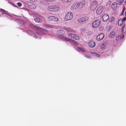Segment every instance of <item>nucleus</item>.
Wrapping results in <instances>:
<instances>
[{
    "label": "nucleus",
    "instance_id": "obj_2",
    "mask_svg": "<svg viewBox=\"0 0 126 126\" xmlns=\"http://www.w3.org/2000/svg\"><path fill=\"white\" fill-rule=\"evenodd\" d=\"M73 17V14L71 12H67L65 17V20L68 21L71 20Z\"/></svg>",
    "mask_w": 126,
    "mask_h": 126
},
{
    "label": "nucleus",
    "instance_id": "obj_39",
    "mask_svg": "<svg viewBox=\"0 0 126 126\" xmlns=\"http://www.w3.org/2000/svg\"><path fill=\"white\" fill-rule=\"evenodd\" d=\"M101 28L103 29V27H102L100 28V29H101Z\"/></svg>",
    "mask_w": 126,
    "mask_h": 126
},
{
    "label": "nucleus",
    "instance_id": "obj_18",
    "mask_svg": "<svg viewBox=\"0 0 126 126\" xmlns=\"http://www.w3.org/2000/svg\"><path fill=\"white\" fill-rule=\"evenodd\" d=\"M69 42H70V43L72 45H73V44L75 45H78V44L77 42L74 40L70 39V41Z\"/></svg>",
    "mask_w": 126,
    "mask_h": 126
},
{
    "label": "nucleus",
    "instance_id": "obj_14",
    "mask_svg": "<svg viewBox=\"0 0 126 126\" xmlns=\"http://www.w3.org/2000/svg\"><path fill=\"white\" fill-rule=\"evenodd\" d=\"M88 45L89 46L91 47H94L95 45V42L93 41H90L89 42Z\"/></svg>",
    "mask_w": 126,
    "mask_h": 126
},
{
    "label": "nucleus",
    "instance_id": "obj_37",
    "mask_svg": "<svg viewBox=\"0 0 126 126\" xmlns=\"http://www.w3.org/2000/svg\"><path fill=\"white\" fill-rule=\"evenodd\" d=\"M123 1L126 3V0H123Z\"/></svg>",
    "mask_w": 126,
    "mask_h": 126
},
{
    "label": "nucleus",
    "instance_id": "obj_24",
    "mask_svg": "<svg viewBox=\"0 0 126 126\" xmlns=\"http://www.w3.org/2000/svg\"><path fill=\"white\" fill-rule=\"evenodd\" d=\"M117 2L118 5H121L122 3V0H117Z\"/></svg>",
    "mask_w": 126,
    "mask_h": 126
},
{
    "label": "nucleus",
    "instance_id": "obj_35",
    "mask_svg": "<svg viewBox=\"0 0 126 126\" xmlns=\"http://www.w3.org/2000/svg\"><path fill=\"white\" fill-rule=\"evenodd\" d=\"M1 10L3 12H6L4 10L2 9H1Z\"/></svg>",
    "mask_w": 126,
    "mask_h": 126
},
{
    "label": "nucleus",
    "instance_id": "obj_12",
    "mask_svg": "<svg viewBox=\"0 0 126 126\" xmlns=\"http://www.w3.org/2000/svg\"><path fill=\"white\" fill-rule=\"evenodd\" d=\"M104 37V34L102 33L99 34L97 36L96 39L98 41H100L102 40Z\"/></svg>",
    "mask_w": 126,
    "mask_h": 126
},
{
    "label": "nucleus",
    "instance_id": "obj_21",
    "mask_svg": "<svg viewBox=\"0 0 126 126\" xmlns=\"http://www.w3.org/2000/svg\"><path fill=\"white\" fill-rule=\"evenodd\" d=\"M105 43H103L101 46V48L102 49H104L106 48V46H105Z\"/></svg>",
    "mask_w": 126,
    "mask_h": 126
},
{
    "label": "nucleus",
    "instance_id": "obj_43",
    "mask_svg": "<svg viewBox=\"0 0 126 126\" xmlns=\"http://www.w3.org/2000/svg\"><path fill=\"white\" fill-rule=\"evenodd\" d=\"M14 6H15V7H16V6H15V5H14Z\"/></svg>",
    "mask_w": 126,
    "mask_h": 126
},
{
    "label": "nucleus",
    "instance_id": "obj_5",
    "mask_svg": "<svg viewBox=\"0 0 126 126\" xmlns=\"http://www.w3.org/2000/svg\"><path fill=\"white\" fill-rule=\"evenodd\" d=\"M35 29L36 30V32L38 33H42V32L43 31L46 32V30L43 29L42 28L37 26H35Z\"/></svg>",
    "mask_w": 126,
    "mask_h": 126
},
{
    "label": "nucleus",
    "instance_id": "obj_19",
    "mask_svg": "<svg viewBox=\"0 0 126 126\" xmlns=\"http://www.w3.org/2000/svg\"><path fill=\"white\" fill-rule=\"evenodd\" d=\"M123 21L122 20L120 19L118 21V25L119 26H122L123 24Z\"/></svg>",
    "mask_w": 126,
    "mask_h": 126
},
{
    "label": "nucleus",
    "instance_id": "obj_40",
    "mask_svg": "<svg viewBox=\"0 0 126 126\" xmlns=\"http://www.w3.org/2000/svg\"><path fill=\"white\" fill-rule=\"evenodd\" d=\"M63 31V30H60V31L61 32V31Z\"/></svg>",
    "mask_w": 126,
    "mask_h": 126
},
{
    "label": "nucleus",
    "instance_id": "obj_29",
    "mask_svg": "<svg viewBox=\"0 0 126 126\" xmlns=\"http://www.w3.org/2000/svg\"><path fill=\"white\" fill-rule=\"evenodd\" d=\"M118 37H119V38H120V39H122L124 37V35L123 34H122L120 36H118Z\"/></svg>",
    "mask_w": 126,
    "mask_h": 126
},
{
    "label": "nucleus",
    "instance_id": "obj_36",
    "mask_svg": "<svg viewBox=\"0 0 126 126\" xmlns=\"http://www.w3.org/2000/svg\"><path fill=\"white\" fill-rule=\"evenodd\" d=\"M119 37H116V40L117 41H118L119 40V39H118V38H119Z\"/></svg>",
    "mask_w": 126,
    "mask_h": 126
},
{
    "label": "nucleus",
    "instance_id": "obj_1",
    "mask_svg": "<svg viewBox=\"0 0 126 126\" xmlns=\"http://www.w3.org/2000/svg\"><path fill=\"white\" fill-rule=\"evenodd\" d=\"M60 9V7L57 5L50 6L47 8L48 10L51 12H56L58 11Z\"/></svg>",
    "mask_w": 126,
    "mask_h": 126
},
{
    "label": "nucleus",
    "instance_id": "obj_34",
    "mask_svg": "<svg viewBox=\"0 0 126 126\" xmlns=\"http://www.w3.org/2000/svg\"><path fill=\"white\" fill-rule=\"evenodd\" d=\"M124 11H125V10L123 9L122 13L121 14L122 15H123V13H124Z\"/></svg>",
    "mask_w": 126,
    "mask_h": 126
},
{
    "label": "nucleus",
    "instance_id": "obj_7",
    "mask_svg": "<svg viewBox=\"0 0 126 126\" xmlns=\"http://www.w3.org/2000/svg\"><path fill=\"white\" fill-rule=\"evenodd\" d=\"M48 19L49 20L55 21H57L58 20L57 17L54 16H49L48 17Z\"/></svg>",
    "mask_w": 126,
    "mask_h": 126
},
{
    "label": "nucleus",
    "instance_id": "obj_8",
    "mask_svg": "<svg viewBox=\"0 0 126 126\" xmlns=\"http://www.w3.org/2000/svg\"><path fill=\"white\" fill-rule=\"evenodd\" d=\"M103 6H100L99 7L96 11V13L98 14H101L103 10Z\"/></svg>",
    "mask_w": 126,
    "mask_h": 126
},
{
    "label": "nucleus",
    "instance_id": "obj_22",
    "mask_svg": "<svg viewBox=\"0 0 126 126\" xmlns=\"http://www.w3.org/2000/svg\"><path fill=\"white\" fill-rule=\"evenodd\" d=\"M91 54L93 56H96L97 57H99L100 56L99 54L94 52H92L91 53Z\"/></svg>",
    "mask_w": 126,
    "mask_h": 126
},
{
    "label": "nucleus",
    "instance_id": "obj_13",
    "mask_svg": "<svg viewBox=\"0 0 126 126\" xmlns=\"http://www.w3.org/2000/svg\"><path fill=\"white\" fill-rule=\"evenodd\" d=\"M68 36H71L72 39L76 40H78L79 39V37L73 34H69L68 35Z\"/></svg>",
    "mask_w": 126,
    "mask_h": 126
},
{
    "label": "nucleus",
    "instance_id": "obj_10",
    "mask_svg": "<svg viewBox=\"0 0 126 126\" xmlns=\"http://www.w3.org/2000/svg\"><path fill=\"white\" fill-rule=\"evenodd\" d=\"M102 18L103 21H106L109 19V16L107 14H105L102 16Z\"/></svg>",
    "mask_w": 126,
    "mask_h": 126
},
{
    "label": "nucleus",
    "instance_id": "obj_9",
    "mask_svg": "<svg viewBox=\"0 0 126 126\" xmlns=\"http://www.w3.org/2000/svg\"><path fill=\"white\" fill-rule=\"evenodd\" d=\"M86 2L85 1L83 0L81 2L78 3L79 7L82 8L84 6L85 4H86Z\"/></svg>",
    "mask_w": 126,
    "mask_h": 126
},
{
    "label": "nucleus",
    "instance_id": "obj_17",
    "mask_svg": "<svg viewBox=\"0 0 126 126\" xmlns=\"http://www.w3.org/2000/svg\"><path fill=\"white\" fill-rule=\"evenodd\" d=\"M65 29L68 32H74V30L70 28H65Z\"/></svg>",
    "mask_w": 126,
    "mask_h": 126
},
{
    "label": "nucleus",
    "instance_id": "obj_28",
    "mask_svg": "<svg viewBox=\"0 0 126 126\" xmlns=\"http://www.w3.org/2000/svg\"><path fill=\"white\" fill-rule=\"evenodd\" d=\"M115 18L114 17H111V20H110V22H113Z\"/></svg>",
    "mask_w": 126,
    "mask_h": 126
},
{
    "label": "nucleus",
    "instance_id": "obj_42",
    "mask_svg": "<svg viewBox=\"0 0 126 126\" xmlns=\"http://www.w3.org/2000/svg\"><path fill=\"white\" fill-rule=\"evenodd\" d=\"M112 4H113V3H112Z\"/></svg>",
    "mask_w": 126,
    "mask_h": 126
},
{
    "label": "nucleus",
    "instance_id": "obj_27",
    "mask_svg": "<svg viewBox=\"0 0 126 126\" xmlns=\"http://www.w3.org/2000/svg\"><path fill=\"white\" fill-rule=\"evenodd\" d=\"M63 2H70L71 0H61Z\"/></svg>",
    "mask_w": 126,
    "mask_h": 126
},
{
    "label": "nucleus",
    "instance_id": "obj_26",
    "mask_svg": "<svg viewBox=\"0 0 126 126\" xmlns=\"http://www.w3.org/2000/svg\"><path fill=\"white\" fill-rule=\"evenodd\" d=\"M125 24H124L122 27V28L121 29L122 32V33H123V32H124V29L125 28Z\"/></svg>",
    "mask_w": 126,
    "mask_h": 126
},
{
    "label": "nucleus",
    "instance_id": "obj_23",
    "mask_svg": "<svg viewBox=\"0 0 126 126\" xmlns=\"http://www.w3.org/2000/svg\"><path fill=\"white\" fill-rule=\"evenodd\" d=\"M78 50L79 51H82L83 52L85 51V50L84 49H83L81 47H78Z\"/></svg>",
    "mask_w": 126,
    "mask_h": 126
},
{
    "label": "nucleus",
    "instance_id": "obj_38",
    "mask_svg": "<svg viewBox=\"0 0 126 126\" xmlns=\"http://www.w3.org/2000/svg\"><path fill=\"white\" fill-rule=\"evenodd\" d=\"M125 15L126 16V11L125 12Z\"/></svg>",
    "mask_w": 126,
    "mask_h": 126
},
{
    "label": "nucleus",
    "instance_id": "obj_20",
    "mask_svg": "<svg viewBox=\"0 0 126 126\" xmlns=\"http://www.w3.org/2000/svg\"><path fill=\"white\" fill-rule=\"evenodd\" d=\"M115 32H111L109 35V36L110 38H112L114 36L115 34Z\"/></svg>",
    "mask_w": 126,
    "mask_h": 126
},
{
    "label": "nucleus",
    "instance_id": "obj_41",
    "mask_svg": "<svg viewBox=\"0 0 126 126\" xmlns=\"http://www.w3.org/2000/svg\"><path fill=\"white\" fill-rule=\"evenodd\" d=\"M112 4H113V3H112Z\"/></svg>",
    "mask_w": 126,
    "mask_h": 126
},
{
    "label": "nucleus",
    "instance_id": "obj_15",
    "mask_svg": "<svg viewBox=\"0 0 126 126\" xmlns=\"http://www.w3.org/2000/svg\"><path fill=\"white\" fill-rule=\"evenodd\" d=\"M72 7L74 9H76L78 8L79 7L78 3L77 2L74 3L72 6Z\"/></svg>",
    "mask_w": 126,
    "mask_h": 126
},
{
    "label": "nucleus",
    "instance_id": "obj_33",
    "mask_svg": "<svg viewBox=\"0 0 126 126\" xmlns=\"http://www.w3.org/2000/svg\"><path fill=\"white\" fill-rule=\"evenodd\" d=\"M85 57H86V58H90L91 57L87 55H85Z\"/></svg>",
    "mask_w": 126,
    "mask_h": 126
},
{
    "label": "nucleus",
    "instance_id": "obj_32",
    "mask_svg": "<svg viewBox=\"0 0 126 126\" xmlns=\"http://www.w3.org/2000/svg\"><path fill=\"white\" fill-rule=\"evenodd\" d=\"M122 21H124L126 20V17H124L122 19Z\"/></svg>",
    "mask_w": 126,
    "mask_h": 126
},
{
    "label": "nucleus",
    "instance_id": "obj_30",
    "mask_svg": "<svg viewBox=\"0 0 126 126\" xmlns=\"http://www.w3.org/2000/svg\"><path fill=\"white\" fill-rule=\"evenodd\" d=\"M17 5L19 7H21L22 5V4L20 2H18L17 3Z\"/></svg>",
    "mask_w": 126,
    "mask_h": 126
},
{
    "label": "nucleus",
    "instance_id": "obj_16",
    "mask_svg": "<svg viewBox=\"0 0 126 126\" xmlns=\"http://www.w3.org/2000/svg\"><path fill=\"white\" fill-rule=\"evenodd\" d=\"M62 38L63 40L65 41H70V39L67 38L64 36H63Z\"/></svg>",
    "mask_w": 126,
    "mask_h": 126
},
{
    "label": "nucleus",
    "instance_id": "obj_6",
    "mask_svg": "<svg viewBox=\"0 0 126 126\" xmlns=\"http://www.w3.org/2000/svg\"><path fill=\"white\" fill-rule=\"evenodd\" d=\"M89 19L87 16L79 18L77 21V22L79 23H82L84 21H87Z\"/></svg>",
    "mask_w": 126,
    "mask_h": 126
},
{
    "label": "nucleus",
    "instance_id": "obj_31",
    "mask_svg": "<svg viewBox=\"0 0 126 126\" xmlns=\"http://www.w3.org/2000/svg\"><path fill=\"white\" fill-rule=\"evenodd\" d=\"M45 0L49 2L52 1H55V0Z\"/></svg>",
    "mask_w": 126,
    "mask_h": 126
},
{
    "label": "nucleus",
    "instance_id": "obj_25",
    "mask_svg": "<svg viewBox=\"0 0 126 126\" xmlns=\"http://www.w3.org/2000/svg\"><path fill=\"white\" fill-rule=\"evenodd\" d=\"M29 34H31L33 32L31 30H29L26 31Z\"/></svg>",
    "mask_w": 126,
    "mask_h": 126
},
{
    "label": "nucleus",
    "instance_id": "obj_3",
    "mask_svg": "<svg viewBox=\"0 0 126 126\" xmlns=\"http://www.w3.org/2000/svg\"><path fill=\"white\" fill-rule=\"evenodd\" d=\"M98 6V3L96 1H94L91 3L90 9L91 10H95Z\"/></svg>",
    "mask_w": 126,
    "mask_h": 126
},
{
    "label": "nucleus",
    "instance_id": "obj_11",
    "mask_svg": "<svg viewBox=\"0 0 126 126\" xmlns=\"http://www.w3.org/2000/svg\"><path fill=\"white\" fill-rule=\"evenodd\" d=\"M42 17L41 16H39L38 17L35 18L34 20L36 23H40L42 22Z\"/></svg>",
    "mask_w": 126,
    "mask_h": 126
},
{
    "label": "nucleus",
    "instance_id": "obj_4",
    "mask_svg": "<svg viewBox=\"0 0 126 126\" xmlns=\"http://www.w3.org/2000/svg\"><path fill=\"white\" fill-rule=\"evenodd\" d=\"M101 21L99 19H98L94 21L92 24V26L94 28L98 27L101 23Z\"/></svg>",
    "mask_w": 126,
    "mask_h": 126
}]
</instances>
